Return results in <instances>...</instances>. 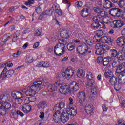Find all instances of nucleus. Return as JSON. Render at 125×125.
I'll use <instances>...</instances> for the list:
<instances>
[{
    "label": "nucleus",
    "mask_w": 125,
    "mask_h": 125,
    "mask_svg": "<svg viewBox=\"0 0 125 125\" xmlns=\"http://www.w3.org/2000/svg\"><path fill=\"white\" fill-rule=\"evenodd\" d=\"M79 89V84L76 82H72L70 83L69 85L62 86L59 89V91L62 94H67V93H71L72 92H76Z\"/></svg>",
    "instance_id": "nucleus-1"
},
{
    "label": "nucleus",
    "mask_w": 125,
    "mask_h": 125,
    "mask_svg": "<svg viewBox=\"0 0 125 125\" xmlns=\"http://www.w3.org/2000/svg\"><path fill=\"white\" fill-rule=\"evenodd\" d=\"M42 80H38L34 82L33 84L30 87H29L31 96L35 95L36 93L40 91V89L44 88V84L42 85ZM41 85H42L41 87Z\"/></svg>",
    "instance_id": "nucleus-2"
},
{
    "label": "nucleus",
    "mask_w": 125,
    "mask_h": 125,
    "mask_svg": "<svg viewBox=\"0 0 125 125\" xmlns=\"http://www.w3.org/2000/svg\"><path fill=\"white\" fill-rule=\"evenodd\" d=\"M11 95L15 99V105H20L23 102L22 98L24 97V96L22 93L19 91H13L11 93Z\"/></svg>",
    "instance_id": "nucleus-3"
},
{
    "label": "nucleus",
    "mask_w": 125,
    "mask_h": 125,
    "mask_svg": "<svg viewBox=\"0 0 125 125\" xmlns=\"http://www.w3.org/2000/svg\"><path fill=\"white\" fill-rule=\"evenodd\" d=\"M87 47V45L85 43H83L77 47V52L82 55L91 53V51L88 50Z\"/></svg>",
    "instance_id": "nucleus-4"
},
{
    "label": "nucleus",
    "mask_w": 125,
    "mask_h": 125,
    "mask_svg": "<svg viewBox=\"0 0 125 125\" xmlns=\"http://www.w3.org/2000/svg\"><path fill=\"white\" fill-rule=\"evenodd\" d=\"M109 14L114 17H121L122 16V10L118 8H113L109 11Z\"/></svg>",
    "instance_id": "nucleus-5"
},
{
    "label": "nucleus",
    "mask_w": 125,
    "mask_h": 125,
    "mask_svg": "<svg viewBox=\"0 0 125 125\" xmlns=\"http://www.w3.org/2000/svg\"><path fill=\"white\" fill-rule=\"evenodd\" d=\"M113 28H122L125 25V19L122 18L121 20H114L112 22Z\"/></svg>",
    "instance_id": "nucleus-6"
},
{
    "label": "nucleus",
    "mask_w": 125,
    "mask_h": 125,
    "mask_svg": "<svg viewBox=\"0 0 125 125\" xmlns=\"http://www.w3.org/2000/svg\"><path fill=\"white\" fill-rule=\"evenodd\" d=\"M77 96L78 97V101L79 103H80L81 105H83V103L85 102V99L86 98V94L83 91L79 92L77 94Z\"/></svg>",
    "instance_id": "nucleus-7"
},
{
    "label": "nucleus",
    "mask_w": 125,
    "mask_h": 125,
    "mask_svg": "<svg viewBox=\"0 0 125 125\" xmlns=\"http://www.w3.org/2000/svg\"><path fill=\"white\" fill-rule=\"evenodd\" d=\"M63 78H72L74 76V70L68 68L65 72L62 73Z\"/></svg>",
    "instance_id": "nucleus-8"
},
{
    "label": "nucleus",
    "mask_w": 125,
    "mask_h": 125,
    "mask_svg": "<svg viewBox=\"0 0 125 125\" xmlns=\"http://www.w3.org/2000/svg\"><path fill=\"white\" fill-rule=\"evenodd\" d=\"M53 119L56 123H58L60 121H62L61 113L59 111H55V114L53 116Z\"/></svg>",
    "instance_id": "nucleus-9"
},
{
    "label": "nucleus",
    "mask_w": 125,
    "mask_h": 125,
    "mask_svg": "<svg viewBox=\"0 0 125 125\" xmlns=\"http://www.w3.org/2000/svg\"><path fill=\"white\" fill-rule=\"evenodd\" d=\"M116 42L119 46H124L125 44V37L123 36L118 37L116 40Z\"/></svg>",
    "instance_id": "nucleus-10"
},
{
    "label": "nucleus",
    "mask_w": 125,
    "mask_h": 125,
    "mask_svg": "<svg viewBox=\"0 0 125 125\" xmlns=\"http://www.w3.org/2000/svg\"><path fill=\"white\" fill-rule=\"evenodd\" d=\"M70 115L68 112H63L61 114L62 117V123H66L69 119H70Z\"/></svg>",
    "instance_id": "nucleus-11"
},
{
    "label": "nucleus",
    "mask_w": 125,
    "mask_h": 125,
    "mask_svg": "<svg viewBox=\"0 0 125 125\" xmlns=\"http://www.w3.org/2000/svg\"><path fill=\"white\" fill-rule=\"evenodd\" d=\"M125 71V62L120 63L116 69V72L117 74H121Z\"/></svg>",
    "instance_id": "nucleus-12"
},
{
    "label": "nucleus",
    "mask_w": 125,
    "mask_h": 125,
    "mask_svg": "<svg viewBox=\"0 0 125 125\" xmlns=\"http://www.w3.org/2000/svg\"><path fill=\"white\" fill-rule=\"evenodd\" d=\"M103 3L104 7L108 9H109V8L113 7L114 5V4H113L112 2L108 0H103Z\"/></svg>",
    "instance_id": "nucleus-13"
},
{
    "label": "nucleus",
    "mask_w": 125,
    "mask_h": 125,
    "mask_svg": "<svg viewBox=\"0 0 125 125\" xmlns=\"http://www.w3.org/2000/svg\"><path fill=\"white\" fill-rule=\"evenodd\" d=\"M37 67H39V68H42V67L48 68V67H50V62L44 61L40 62L38 63Z\"/></svg>",
    "instance_id": "nucleus-14"
},
{
    "label": "nucleus",
    "mask_w": 125,
    "mask_h": 125,
    "mask_svg": "<svg viewBox=\"0 0 125 125\" xmlns=\"http://www.w3.org/2000/svg\"><path fill=\"white\" fill-rule=\"evenodd\" d=\"M65 107V103L61 102L60 103L57 104L54 108V111H60L62 109H63Z\"/></svg>",
    "instance_id": "nucleus-15"
},
{
    "label": "nucleus",
    "mask_w": 125,
    "mask_h": 125,
    "mask_svg": "<svg viewBox=\"0 0 125 125\" xmlns=\"http://www.w3.org/2000/svg\"><path fill=\"white\" fill-rule=\"evenodd\" d=\"M113 73H114L113 68H111V66H109L107 67V69L104 73V76L106 79L111 78V77H112V75H113Z\"/></svg>",
    "instance_id": "nucleus-16"
},
{
    "label": "nucleus",
    "mask_w": 125,
    "mask_h": 125,
    "mask_svg": "<svg viewBox=\"0 0 125 125\" xmlns=\"http://www.w3.org/2000/svg\"><path fill=\"white\" fill-rule=\"evenodd\" d=\"M85 111L88 115L93 114V107L89 104H87L85 106Z\"/></svg>",
    "instance_id": "nucleus-17"
},
{
    "label": "nucleus",
    "mask_w": 125,
    "mask_h": 125,
    "mask_svg": "<svg viewBox=\"0 0 125 125\" xmlns=\"http://www.w3.org/2000/svg\"><path fill=\"white\" fill-rule=\"evenodd\" d=\"M86 77L88 80L91 81V82H89V85H90V86H93V85L94 84V81L92 80V79L94 78V76L91 72H88Z\"/></svg>",
    "instance_id": "nucleus-18"
},
{
    "label": "nucleus",
    "mask_w": 125,
    "mask_h": 125,
    "mask_svg": "<svg viewBox=\"0 0 125 125\" xmlns=\"http://www.w3.org/2000/svg\"><path fill=\"white\" fill-rule=\"evenodd\" d=\"M22 110L24 113H30L32 110V106L29 104H25L22 106Z\"/></svg>",
    "instance_id": "nucleus-19"
},
{
    "label": "nucleus",
    "mask_w": 125,
    "mask_h": 125,
    "mask_svg": "<svg viewBox=\"0 0 125 125\" xmlns=\"http://www.w3.org/2000/svg\"><path fill=\"white\" fill-rule=\"evenodd\" d=\"M66 112L72 117L77 115V110L75 109L74 107H68L66 109Z\"/></svg>",
    "instance_id": "nucleus-20"
},
{
    "label": "nucleus",
    "mask_w": 125,
    "mask_h": 125,
    "mask_svg": "<svg viewBox=\"0 0 125 125\" xmlns=\"http://www.w3.org/2000/svg\"><path fill=\"white\" fill-rule=\"evenodd\" d=\"M58 47L60 49L61 51H62V53H59L58 56H61V55H63L64 54V52H65L66 50V46L63 44H57Z\"/></svg>",
    "instance_id": "nucleus-21"
},
{
    "label": "nucleus",
    "mask_w": 125,
    "mask_h": 125,
    "mask_svg": "<svg viewBox=\"0 0 125 125\" xmlns=\"http://www.w3.org/2000/svg\"><path fill=\"white\" fill-rule=\"evenodd\" d=\"M95 34L96 36L94 37L93 41L96 42L97 39H99L101 36H103V31H102V30H98L95 31Z\"/></svg>",
    "instance_id": "nucleus-22"
},
{
    "label": "nucleus",
    "mask_w": 125,
    "mask_h": 125,
    "mask_svg": "<svg viewBox=\"0 0 125 125\" xmlns=\"http://www.w3.org/2000/svg\"><path fill=\"white\" fill-rule=\"evenodd\" d=\"M118 60H125V52L122 50L119 51V54L117 57Z\"/></svg>",
    "instance_id": "nucleus-23"
},
{
    "label": "nucleus",
    "mask_w": 125,
    "mask_h": 125,
    "mask_svg": "<svg viewBox=\"0 0 125 125\" xmlns=\"http://www.w3.org/2000/svg\"><path fill=\"white\" fill-rule=\"evenodd\" d=\"M118 76L119 83H125V75L119 73Z\"/></svg>",
    "instance_id": "nucleus-24"
},
{
    "label": "nucleus",
    "mask_w": 125,
    "mask_h": 125,
    "mask_svg": "<svg viewBox=\"0 0 125 125\" xmlns=\"http://www.w3.org/2000/svg\"><path fill=\"white\" fill-rule=\"evenodd\" d=\"M47 90L49 92H53V91L57 90V86H56L54 84H50L48 86Z\"/></svg>",
    "instance_id": "nucleus-25"
},
{
    "label": "nucleus",
    "mask_w": 125,
    "mask_h": 125,
    "mask_svg": "<svg viewBox=\"0 0 125 125\" xmlns=\"http://www.w3.org/2000/svg\"><path fill=\"white\" fill-rule=\"evenodd\" d=\"M14 74V71L13 70H9L7 71L5 74H3V78H10Z\"/></svg>",
    "instance_id": "nucleus-26"
},
{
    "label": "nucleus",
    "mask_w": 125,
    "mask_h": 125,
    "mask_svg": "<svg viewBox=\"0 0 125 125\" xmlns=\"http://www.w3.org/2000/svg\"><path fill=\"white\" fill-rule=\"evenodd\" d=\"M89 10L88 9H83L81 12V15L82 17H87L88 15H89V13H88Z\"/></svg>",
    "instance_id": "nucleus-27"
},
{
    "label": "nucleus",
    "mask_w": 125,
    "mask_h": 125,
    "mask_svg": "<svg viewBox=\"0 0 125 125\" xmlns=\"http://www.w3.org/2000/svg\"><path fill=\"white\" fill-rule=\"evenodd\" d=\"M109 53H110L111 55V57H118V55H119V51L111 49L109 50Z\"/></svg>",
    "instance_id": "nucleus-28"
},
{
    "label": "nucleus",
    "mask_w": 125,
    "mask_h": 125,
    "mask_svg": "<svg viewBox=\"0 0 125 125\" xmlns=\"http://www.w3.org/2000/svg\"><path fill=\"white\" fill-rule=\"evenodd\" d=\"M107 40H108V37L107 36H103L101 38L97 39V42H101L102 43H107Z\"/></svg>",
    "instance_id": "nucleus-29"
},
{
    "label": "nucleus",
    "mask_w": 125,
    "mask_h": 125,
    "mask_svg": "<svg viewBox=\"0 0 125 125\" xmlns=\"http://www.w3.org/2000/svg\"><path fill=\"white\" fill-rule=\"evenodd\" d=\"M37 107L38 109H44V108L46 107V102L41 101L38 103Z\"/></svg>",
    "instance_id": "nucleus-30"
},
{
    "label": "nucleus",
    "mask_w": 125,
    "mask_h": 125,
    "mask_svg": "<svg viewBox=\"0 0 125 125\" xmlns=\"http://www.w3.org/2000/svg\"><path fill=\"white\" fill-rule=\"evenodd\" d=\"M109 82L111 84V85H114V84H116V83H118V78H117L115 76H112L109 79Z\"/></svg>",
    "instance_id": "nucleus-31"
},
{
    "label": "nucleus",
    "mask_w": 125,
    "mask_h": 125,
    "mask_svg": "<svg viewBox=\"0 0 125 125\" xmlns=\"http://www.w3.org/2000/svg\"><path fill=\"white\" fill-rule=\"evenodd\" d=\"M110 17L108 16L104 17V18L102 17V21H103L104 24H109L110 23Z\"/></svg>",
    "instance_id": "nucleus-32"
},
{
    "label": "nucleus",
    "mask_w": 125,
    "mask_h": 125,
    "mask_svg": "<svg viewBox=\"0 0 125 125\" xmlns=\"http://www.w3.org/2000/svg\"><path fill=\"white\" fill-rule=\"evenodd\" d=\"M77 76L79 78H80L81 77L83 78L84 77V71H83V69H79L77 70Z\"/></svg>",
    "instance_id": "nucleus-33"
},
{
    "label": "nucleus",
    "mask_w": 125,
    "mask_h": 125,
    "mask_svg": "<svg viewBox=\"0 0 125 125\" xmlns=\"http://www.w3.org/2000/svg\"><path fill=\"white\" fill-rule=\"evenodd\" d=\"M21 91L22 92H23V93H25V94L26 96H31V93L30 92V89H29V87L27 88H24V89H21Z\"/></svg>",
    "instance_id": "nucleus-34"
},
{
    "label": "nucleus",
    "mask_w": 125,
    "mask_h": 125,
    "mask_svg": "<svg viewBox=\"0 0 125 125\" xmlns=\"http://www.w3.org/2000/svg\"><path fill=\"white\" fill-rule=\"evenodd\" d=\"M54 52L56 55H58L59 54V53H62V51L59 48V47L56 44L54 49Z\"/></svg>",
    "instance_id": "nucleus-35"
},
{
    "label": "nucleus",
    "mask_w": 125,
    "mask_h": 125,
    "mask_svg": "<svg viewBox=\"0 0 125 125\" xmlns=\"http://www.w3.org/2000/svg\"><path fill=\"white\" fill-rule=\"evenodd\" d=\"M60 35L62 36V38L63 39H69V38H70V36H69V34L67 31L61 32Z\"/></svg>",
    "instance_id": "nucleus-36"
},
{
    "label": "nucleus",
    "mask_w": 125,
    "mask_h": 125,
    "mask_svg": "<svg viewBox=\"0 0 125 125\" xmlns=\"http://www.w3.org/2000/svg\"><path fill=\"white\" fill-rule=\"evenodd\" d=\"M117 4L120 8H125V1L120 0L117 2Z\"/></svg>",
    "instance_id": "nucleus-37"
},
{
    "label": "nucleus",
    "mask_w": 125,
    "mask_h": 125,
    "mask_svg": "<svg viewBox=\"0 0 125 125\" xmlns=\"http://www.w3.org/2000/svg\"><path fill=\"white\" fill-rule=\"evenodd\" d=\"M92 19L93 21L97 22V23L102 22V17H100L98 15L97 16H94Z\"/></svg>",
    "instance_id": "nucleus-38"
},
{
    "label": "nucleus",
    "mask_w": 125,
    "mask_h": 125,
    "mask_svg": "<svg viewBox=\"0 0 125 125\" xmlns=\"http://www.w3.org/2000/svg\"><path fill=\"white\" fill-rule=\"evenodd\" d=\"M68 42H69V41H67L62 38L59 39V43H58V44H64V45H66Z\"/></svg>",
    "instance_id": "nucleus-39"
},
{
    "label": "nucleus",
    "mask_w": 125,
    "mask_h": 125,
    "mask_svg": "<svg viewBox=\"0 0 125 125\" xmlns=\"http://www.w3.org/2000/svg\"><path fill=\"white\" fill-rule=\"evenodd\" d=\"M52 14V12H51V10H46L45 12L41 14L40 16L41 17H43L44 15H51Z\"/></svg>",
    "instance_id": "nucleus-40"
},
{
    "label": "nucleus",
    "mask_w": 125,
    "mask_h": 125,
    "mask_svg": "<svg viewBox=\"0 0 125 125\" xmlns=\"http://www.w3.org/2000/svg\"><path fill=\"white\" fill-rule=\"evenodd\" d=\"M119 63V60L118 59H115L112 63V67H113V68H118Z\"/></svg>",
    "instance_id": "nucleus-41"
},
{
    "label": "nucleus",
    "mask_w": 125,
    "mask_h": 125,
    "mask_svg": "<svg viewBox=\"0 0 125 125\" xmlns=\"http://www.w3.org/2000/svg\"><path fill=\"white\" fill-rule=\"evenodd\" d=\"M3 107H4L6 110H10V108H11V105L7 102H5L3 104Z\"/></svg>",
    "instance_id": "nucleus-42"
},
{
    "label": "nucleus",
    "mask_w": 125,
    "mask_h": 125,
    "mask_svg": "<svg viewBox=\"0 0 125 125\" xmlns=\"http://www.w3.org/2000/svg\"><path fill=\"white\" fill-rule=\"evenodd\" d=\"M91 28L93 29V30H97V29H98V22H93L91 25Z\"/></svg>",
    "instance_id": "nucleus-43"
},
{
    "label": "nucleus",
    "mask_w": 125,
    "mask_h": 125,
    "mask_svg": "<svg viewBox=\"0 0 125 125\" xmlns=\"http://www.w3.org/2000/svg\"><path fill=\"white\" fill-rule=\"evenodd\" d=\"M67 49L69 51H72L75 49V44H67Z\"/></svg>",
    "instance_id": "nucleus-44"
},
{
    "label": "nucleus",
    "mask_w": 125,
    "mask_h": 125,
    "mask_svg": "<svg viewBox=\"0 0 125 125\" xmlns=\"http://www.w3.org/2000/svg\"><path fill=\"white\" fill-rule=\"evenodd\" d=\"M113 85H114V89L117 91H119V90H120V89L122 88V86L121 85V83H117Z\"/></svg>",
    "instance_id": "nucleus-45"
},
{
    "label": "nucleus",
    "mask_w": 125,
    "mask_h": 125,
    "mask_svg": "<svg viewBox=\"0 0 125 125\" xmlns=\"http://www.w3.org/2000/svg\"><path fill=\"white\" fill-rule=\"evenodd\" d=\"M96 51L95 53L97 55H101V54H103L104 53V51L103 49H96Z\"/></svg>",
    "instance_id": "nucleus-46"
},
{
    "label": "nucleus",
    "mask_w": 125,
    "mask_h": 125,
    "mask_svg": "<svg viewBox=\"0 0 125 125\" xmlns=\"http://www.w3.org/2000/svg\"><path fill=\"white\" fill-rule=\"evenodd\" d=\"M100 17H104V16H105V15H107V12L105 11H100L99 14H98Z\"/></svg>",
    "instance_id": "nucleus-47"
},
{
    "label": "nucleus",
    "mask_w": 125,
    "mask_h": 125,
    "mask_svg": "<svg viewBox=\"0 0 125 125\" xmlns=\"http://www.w3.org/2000/svg\"><path fill=\"white\" fill-rule=\"evenodd\" d=\"M111 47L108 46V45L106 44H103V50L104 51H107V50H109Z\"/></svg>",
    "instance_id": "nucleus-48"
},
{
    "label": "nucleus",
    "mask_w": 125,
    "mask_h": 125,
    "mask_svg": "<svg viewBox=\"0 0 125 125\" xmlns=\"http://www.w3.org/2000/svg\"><path fill=\"white\" fill-rule=\"evenodd\" d=\"M96 49H103V44L99 43L96 45Z\"/></svg>",
    "instance_id": "nucleus-49"
},
{
    "label": "nucleus",
    "mask_w": 125,
    "mask_h": 125,
    "mask_svg": "<svg viewBox=\"0 0 125 125\" xmlns=\"http://www.w3.org/2000/svg\"><path fill=\"white\" fill-rule=\"evenodd\" d=\"M35 1L34 0H29L27 2L25 3L26 6H30L31 4H34Z\"/></svg>",
    "instance_id": "nucleus-50"
},
{
    "label": "nucleus",
    "mask_w": 125,
    "mask_h": 125,
    "mask_svg": "<svg viewBox=\"0 0 125 125\" xmlns=\"http://www.w3.org/2000/svg\"><path fill=\"white\" fill-rule=\"evenodd\" d=\"M55 13L58 14V15H62L63 14V11H62V10L59 9H55Z\"/></svg>",
    "instance_id": "nucleus-51"
},
{
    "label": "nucleus",
    "mask_w": 125,
    "mask_h": 125,
    "mask_svg": "<svg viewBox=\"0 0 125 125\" xmlns=\"http://www.w3.org/2000/svg\"><path fill=\"white\" fill-rule=\"evenodd\" d=\"M11 116H13V118H16V117H17V113H16V111H15V110H11Z\"/></svg>",
    "instance_id": "nucleus-52"
},
{
    "label": "nucleus",
    "mask_w": 125,
    "mask_h": 125,
    "mask_svg": "<svg viewBox=\"0 0 125 125\" xmlns=\"http://www.w3.org/2000/svg\"><path fill=\"white\" fill-rule=\"evenodd\" d=\"M0 114L2 115V116H4V115L6 114V109L5 108H1L0 109Z\"/></svg>",
    "instance_id": "nucleus-53"
},
{
    "label": "nucleus",
    "mask_w": 125,
    "mask_h": 125,
    "mask_svg": "<svg viewBox=\"0 0 125 125\" xmlns=\"http://www.w3.org/2000/svg\"><path fill=\"white\" fill-rule=\"evenodd\" d=\"M118 124L119 125H125V121L123 119H118Z\"/></svg>",
    "instance_id": "nucleus-54"
},
{
    "label": "nucleus",
    "mask_w": 125,
    "mask_h": 125,
    "mask_svg": "<svg viewBox=\"0 0 125 125\" xmlns=\"http://www.w3.org/2000/svg\"><path fill=\"white\" fill-rule=\"evenodd\" d=\"M86 44H87V45L90 46L92 44V41H91V40H90V39H88L87 40H85Z\"/></svg>",
    "instance_id": "nucleus-55"
},
{
    "label": "nucleus",
    "mask_w": 125,
    "mask_h": 125,
    "mask_svg": "<svg viewBox=\"0 0 125 125\" xmlns=\"http://www.w3.org/2000/svg\"><path fill=\"white\" fill-rule=\"evenodd\" d=\"M35 35L37 36H39V37H41V36L42 35V33L41 32V31H40V30H37L35 31Z\"/></svg>",
    "instance_id": "nucleus-56"
},
{
    "label": "nucleus",
    "mask_w": 125,
    "mask_h": 125,
    "mask_svg": "<svg viewBox=\"0 0 125 125\" xmlns=\"http://www.w3.org/2000/svg\"><path fill=\"white\" fill-rule=\"evenodd\" d=\"M106 60L107 59L105 58L104 59L103 62H102L103 66H107L109 64V62H108V61H107Z\"/></svg>",
    "instance_id": "nucleus-57"
},
{
    "label": "nucleus",
    "mask_w": 125,
    "mask_h": 125,
    "mask_svg": "<svg viewBox=\"0 0 125 125\" xmlns=\"http://www.w3.org/2000/svg\"><path fill=\"white\" fill-rule=\"evenodd\" d=\"M26 62L28 63H32L33 62V58L32 57H28L26 59Z\"/></svg>",
    "instance_id": "nucleus-58"
},
{
    "label": "nucleus",
    "mask_w": 125,
    "mask_h": 125,
    "mask_svg": "<svg viewBox=\"0 0 125 125\" xmlns=\"http://www.w3.org/2000/svg\"><path fill=\"white\" fill-rule=\"evenodd\" d=\"M94 10L95 12H96V13H98V14H99V13L100 12V11H101L100 8L98 7H94Z\"/></svg>",
    "instance_id": "nucleus-59"
},
{
    "label": "nucleus",
    "mask_w": 125,
    "mask_h": 125,
    "mask_svg": "<svg viewBox=\"0 0 125 125\" xmlns=\"http://www.w3.org/2000/svg\"><path fill=\"white\" fill-rule=\"evenodd\" d=\"M77 7H82L83 6V2L81 1H79L76 3Z\"/></svg>",
    "instance_id": "nucleus-60"
},
{
    "label": "nucleus",
    "mask_w": 125,
    "mask_h": 125,
    "mask_svg": "<svg viewBox=\"0 0 125 125\" xmlns=\"http://www.w3.org/2000/svg\"><path fill=\"white\" fill-rule=\"evenodd\" d=\"M91 92L92 94H94V95H97V89H92L91 90Z\"/></svg>",
    "instance_id": "nucleus-61"
},
{
    "label": "nucleus",
    "mask_w": 125,
    "mask_h": 125,
    "mask_svg": "<svg viewBox=\"0 0 125 125\" xmlns=\"http://www.w3.org/2000/svg\"><path fill=\"white\" fill-rule=\"evenodd\" d=\"M10 36H8L7 35H5L4 36L3 39H4V42H7L9 39H10Z\"/></svg>",
    "instance_id": "nucleus-62"
},
{
    "label": "nucleus",
    "mask_w": 125,
    "mask_h": 125,
    "mask_svg": "<svg viewBox=\"0 0 125 125\" xmlns=\"http://www.w3.org/2000/svg\"><path fill=\"white\" fill-rule=\"evenodd\" d=\"M17 115H19L20 117H23L24 116V113H22V112H21L19 110H17L16 111Z\"/></svg>",
    "instance_id": "nucleus-63"
},
{
    "label": "nucleus",
    "mask_w": 125,
    "mask_h": 125,
    "mask_svg": "<svg viewBox=\"0 0 125 125\" xmlns=\"http://www.w3.org/2000/svg\"><path fill=\"white\" fill-rule=\"evenodd\" d=\"M6 65L7 67H8V68H10V67H12L13 66V64H12V63H11V62H7V63H6Z\"/></svg>",
    "instance_id": "nucleus-64"
}]
</instances>
